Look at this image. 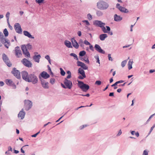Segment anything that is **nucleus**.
<instances>
[{"label":"nucleus","mask_w":155,"mask_h":155,"mask_svg":"<svg viewBox=\"0 0 155 155\" xmlns=\"http://www.w3.org/2000/svg\"><path fill=\"white\" fill-rule=\"evenodd\" d=\"M22 79L25 81L28 82H31L33 84H35L38 82V78L34 73L28 74L25 71H23L21 72Z\"/></svg>","instance_id":"f257e3e1"},{"label":"nucleus","mask_w":155,"mask_h":155,"mask_svg":"<svg viewBox=\"0 0 155 155\" xmlns=\"http://www.w3.org/2000/svg\"><path fill=\"white\" fill-rule=\"evenodd\" d=\"M32 48V46L30 43H28L26 45H23L21 47L23 54L25 55V56H27L28 57H30V55L29 52L28 51V49L31 50Z\"/></svg>","instance_id":"f03ea898"},{"label":"nucleus","mask_w":155,"mask_h":155,"mask_svg":"<svg viewBox=\"0 0 155 155\" xmlns=\"http://www.w3.org/2000/svg\"><path fill=\"white\" fill-rule=\"evenodd\" d=\"M97 6L98 9L104 10L108 8L109 5L106 2L102 0H100L97 3Z\"/></svg>","instance_id":"7ed1b4c3"},{"label":"nucleus","mask_w":155,"mask_h":155,"mask_svg":"<svg viewBox=\"0 0 155 155\" xmlns=\"http://www.w3.org/2000/svg\"><path fill=\"white\" fill-rule=\"evenodd\" d=\"M78 85L84 92H87L90 88V87L88 84L84 83L82 81H78Z\"/></svg>","instance_id":"20e7f679"},{"label":"nucleus","mask_w":155,"mask_h":155,"mask_svg":"<svg viewBox=\"0 0 155 155\" xmlns=\"http://www.w3.org/2000/svg\"><path fill=\"white\" fill-rule=\"evenodd\" d=\"M61 85L63 88L64 89L68 88L69 89H71L73 86L71 81L67 79L64 80V84L61 83Z\"/></svg>","instance_id":"39448f33"},{"label":"nucleus","mask_w":155,"mask_h":155,"mask_svg":"<svg viewBox=\"0 0 155 155\" xmlns=\"http://www.w3.org/2000/svg\"><path fill=\"white\" fill-rule=\"evenodd\" d=\"M2 58L3 61L7 66L9 67H10L12 66V63L10 62L8 57L5 54H2Z\"/></svg>","instance_id":"423d86ee"},{"label":"nucleus","mask_w":155,"mask_h":155,"mask_svg":"<svg viewBox=\"0 0 155 155\" xmlns=\"http://www.w3.org/2000/svg\"><path fill=\"white\" fill-rule=\"evenodd\" d=\"M24 108L25 110L28 111L31 109L32 106V103L29 100L24 101Z\"/></svg>","instance_id":"0eeeda50"},{"label":"nucleus","mask_w":155,"mask_h":155,"mask_svg":"<svg viewBox=\"0 0 155 155\" xmlns=\"http://www.w3.org/2000/svg\"><path fill=\"white\" fill-rule=\"evenodd\" d=\"M11 73L18 79H20L21 78L20 73L16 68H14L11 71Z\"/></svg>","instance_id":"6e6552de"},{"label":"nucleus","mask_w":155,"mask_h":155,"mask_svg":"<svg viewBox=\"0 0 155 155\" xmlns=\"http://www.w3.org/2000/svg\"><path fill=\"white\" fill-rule=\"evenodd\" d=\"M78 73L80 74L81 75H79L78 77V78L81 80L83 79L86 77L85 72L84 69L81 68H79L78 70Z\"/></svg>","instance_id":"1a4fd4ad"},{"label":"nucleus","mask_w":155,"mask_h":155,"mask_svg":"<svg viewBox=\"0 0 155 155\" xmlns=\"http://www.w3.org/2000/svg\"><path fill=\"white\" fill-rule=\"evenodd\" d=\"M21 62L23 65L26 67L28 68H31L32 67V63L26 58L23 59L21 61Z\"/></svg>","instance_id":"9d476101"},{"label":"nucleus","mask_w":155,"mask_h":155,"mask_svg":"<svg viewBox=\"0 0 155 155\" xmlns=\"http://www.w3.org/2000/svg\"><path fill=\"white\" fill-rule=\"evenodd\" d=\"M116 7L122 12L127 13L129 12L128 10L125 7L121 6L119 3H117L116 4Z\"/></svg>","instance_id":"9b49d317"},{"label":"nucleus","mask_w":155,"mask_h":155,"mask_svg":"<svg viewBox=\"0 0 155 155\" xmlns=\"http://www.w3.org/2000/svg\"><path fill=\"white\" fill-rule=\"evenodd\" d=\"M5 82L6 84L9 86L12 87L13 89H15L16 87L15 84L11 79H7L5 80Z\"/></svg>","instance_id":"f8f14e48"},{"label":"nucleus","mask_w":155,"mask_h":155,"mask_svg":"<svg viewBox=\"0 0 155 155\" xmlns=\"http://www.w3.org/2000/svg\"><path fill=\"white\" fill-rule=\"evenodd\" d=\"M14 28L17 33L18 34H21L22 33V30L21 25L19 23H16L15 24Z\"/></svg>","instance_id":"ddd939ff"},{"label":"nucleus","mask_w":155,"mask_h":155,"mask_svg":"<svg viewBox=\"0 0 155 155\" xmlns=\"http://www.w3.org/2000/svg\"><path fill=\"white\" fill-rule=\"evenodd\" d=\"M93 25L97 27H99L100 28L104 25H105V24L103 22L101 21L96 20L93 21Z\"/></svg>","instance_id":"4468645a"},{"label":"nucleus","mask_w":155,"mask_h":155,"mask_svg":"<svg viewBox=\"0 0 155 155\" xmlns=\"http://www.w3.org/2000/svg\"><path fill=\"white\" fill-rule=\"evenodd\" d=\"M15 55L17 58H20L22 55L21 51L19 47L17 46L15 48Z\"/></svg>","instance_id":"2eb2a0df"},{"label":"nucleus","mask_w":155,"mask_h":155,"mask_svg":"<svg viewBox=\"0 0 155 155\" xmlns=\"http://www.w3.org/2000/svg\"><path fill=\"white\" fill-rule=\"evenodd\" d=\"M94 48L98 52L102 54H105V51L101 49V47L98 45H95Z\"/></svg>","instance_id":"dca6fc26"},{"label":"nucleus","mask_w":155,"mask_h":155,"mask_svg":"<svg viewBox=\"0 0 155 155\" xmlns=\"http://www.w3.org/2000/svg\"><path fill=\"white\" fill-rule=\"evenodd\" d=\"M3 37L4 36L2 33L0 31V41L3 44L7 43L8 44H9L10 42H8L9 41H7L6 40L5 38H4Z\"/></svg>","instance_id":"f3484780"},{"label":"nucleus","mask_w":155,"mask_h":155,"mask_svg":"<svg viewBox=\"0 0 155 155\" xmlns=\"http://www.w3.org/2000/svg\"><path fill=\"white\" fill-rule=\"evenodd\" d=\"M40 79L41 81V84L43 87L45 89L48 88V82H46L45 80L41 79L40 78Z\"/></svg>","instance_id":"a211bd4d"},{"label":"nucleus","mask_w":155,"mask_h":155,"mask_svg":"<svg viewBox=\"0 0 155 155\" xmlns=\"http://www.w3.org/2000/svg\"><path fill=\"white\" fill-rule=\"evenodd\" d=\"M71 41L72 43V45L76 49L78 48L79 47L78 44L74 38H71Z\"/></svg>","instance_id":"6ab92c4d"},{"label":"nucleus","mask_w":155,"mask_h":155,"mask_svg":"<svg viewBox=\"0 0 155 155\" xmlns=\"http://www.w3.org/2000/svg\"><path fill=\"white\" fill-rule=\"evenodd\" d=\"M105 25H103L101 28L104 33H107L108 31H110V28L109 26H106L107 29H106L105 27L104 26Z\"/></svg>","instance_id":"aec40b11"},{"label":"nucleus","mask_w":155,"mask_h":155,"mask_svg":"<svg viewBox=\"0 0 155 155\" xmlns=\"http://www.w3.org/2000/svg\"><path fill=\"white\" fill-rule=\"evenodd\" d=\"M23 109L20 111L18 114V118L21 117V120L23 119L24 118L25 113V112L23 111Z\"/></svg>","instance_id":"412c9836"},{"label":"nucleus","mask_w":155,"mask_h":155,"mask_svg":"<svg viewBox=\"0 0 155 155\" xmlns=\"http://www.w3.org/2000/svg\"><path fill=\"white\" fill-rule=\"evenodd\" d=\"M40 75L43 78L45 79H47L50 77V75L45 71H43Z\"/></svg>","instance_id":"4be33fe9"},{"label":"nucleus","mask_w":155,"mask_h":155,"mask_svg":"<svg viewBox=\"0 0 155 155\" xmlns=\"http://www.w3.org/2000/svg\"><path fill=\"white\" fill-rule=\"evenodd\" d=\"M114 20L116 21H119L122 19V17L115 14L114 15Z\"/></svg>","instance_id":"5701e85b"},{"label":"nucleus","mask_w":155,"mask_h":155,"mask_svg":"<svg viewBox=\"0 0 155 155\" xmlns=\"http://www.w3.org/2000/svg\"><path fill=\"white\" fill-rule=\"evenodd\" d=\"M23 34L25 35L28 37V38H34V37L29 32L27 31H24Z\"/></svg>","instance_id":"b1692460"},{"label":"nucleus","mask_w":155,"mask_h":155,"mask_svg":"<svg viewBox=\"0 0 155 155\" xmlns=\"http://www.w3.org/2000/svg\"><path fill=\"white\" fill-rule=\"evenodd\" d=\"M41 57V56L40 54L35 55L33 57V59L35 61L39 63Z\"/></svg>","instance_id":"393cba45"},{"label":"nucleus","mask_w":155,"mask_h":155,"mask_svg":"<svg viewBox=\"0 0 155 155\" xmlns=\"http://www.w3.org/2000/svg\"><path fill=\"white\" fill-rule=\"evenodd\" d=\"M107 37V35L105 34H101L99 36L100 39L102 41L104 40Z\"/></svg>","instance_id":"a878e982"},{"label":"nucleus","mask_w":155,"mask_h":155,"mask_svg":"<svg viewBox=\"0 0 155 155\" xmlns=\"http://www.w3.org/2000/svg\"><path fill=\"white\" fill-rule=\"evenodd\" d=\"M65 45L68 48H72V46L71 45V42L68 40H65L64 42Z\"/></svg>","instance_id":"bb28decb"},{"label":"nucleus","mask_w":155,"mask_h":155,"mask_svg":"<svg viewBox=\"0 0 155 155\" xmlns=\"http://www.w3.org/2000/svg\"><path fill=\"white\" fill-rule=\"evenodd\" d=\"M133 62H131L130 60L128 63V69L129 70L131 69L132 68V64Z\"/></svg>","instance_id":"cd10ccee"},{"label":"nucleus","mask_w":155,"mask_h":155,"mask_svg":"<svg viewBox=\"0 0 155 155\" xmlns=\"http://www.w3.org/2000/svg\"><path fill=\"white\" fill-rule=\"evenodd\" d=\"M124 82L123 80H120L116 82L114 84H113L111 85V87L115 86L117 85L118 84L123 83Z\"/></svg>","instance_id":"c85d7f7f"},{"label":"nucleus","mask_w":155,"mask_h":155,"mask_svg":"<svg viewBox=\"0 0 155 155\" xmlns=\"http://www.w3.org/2000/svg\"><path fill=\"white\" fill-rule=\"evenodd\" d=\"M86 54V52L84 51H81L79 53V55L80 56L82 57L84 56Z\"/></svg>","instance_id":"c756f323"},{"label":"nucleus","mask_w":155,"mask_h":155,"mask_svg":"<svg viewBox=\"0 0 155 155\" xmlns=\"http://www.w3.org/2000/svg\"><path fill=\"white\" fill-rule=\"evenodd\" d=\"M96 14L98 16H101L103 15V13L101 11L97 10L96 12Z\"/></svg>","instance_id":"7c9ffc66"},{"label":"nucleus","mask_w":155,"mask_h":155,"mask_svg":"<svg viewBox=\"0 0 155 155\" xmlns=\"http://www.w3.org/2000/svg\"><path fill=\"white\" fill-rule=\"evenodd\" d=\"M70 55L71 56L74 57V58L75 59H76V60H78V59L77 55L74 53H71L70 54Z\"/></svg>","instance_id":"2f4dec72"},{"label":"nucleus","mask_w":155,"mask_h":155,"mask_svg":"<svg viewBox=\"0 0 155 155\" xmlns=\"http://www.w3.org/2000/svg\"><path fill=\"white\" fill-rule=\"evenodd\" d=\"M3 33L5 35V36L6 37L8 35V32L7 29L6 28H5L4 30Z\"/></svg>","instance_id":"473e14b6"},{"label":"nucleus","mask_w":155,"mask_h":155,"mask_svg":"<svg viewBox=\"0 0 155 155\" xmlns=\"http://www.w3.org/2000/svg\"><path fill=\"white\" fill-rule=\"evenodd\" d=\"M77 66H80L81 67L84 64V63L81 62L79 61H77Z\"/></svg>","instance_id":"72a5a7b5"},{"label":"nucleus","mask_w":155,"mask_h":155,"mask_svg":"<svg viewBox=\"0 0 155 155\" xmlns=\"http://www.w3.org/2000/svg\"><path fill=\"white\" fill-rule=\"evenodd\" d=\"M60 73L61 75L63 76H64L65 74V72L62 68H60Z\"/></svg>","instance_id":"f704fd0d"},{"label":"nucleus","mask_w":155,"mask_h":155,"mask_svg":"<svg viewBox=\"0 0 155 155\" xmlns=\"http://www.w3.org/2000/svg\"><path fill=\"white\" fill-rule=\"evenodd\" d=\"M127 62V60H125L122 62L121 63V66L123 68L125 66Z\"/></svg>","instance_id":"c9c22d12"},{"label":"nucleus","mask_w":155,"mask_h":155,"mask_svg":"<svg viewBox=\"0 0 155 155\" xmlns=\"http://www.w3.org/2000/svg\"><path fill=\"white\" fill-rule=\"evenodd\" d=\"M80 46L81 47H83L84 46V45L83 44V40L82 39H80L79 42Z\"/></svg>","instance_id":"e433bc0d"},{"label":"nucleus","mask_w":155,"mask_h":155,"mask_svg":"<svg viewBox=\"0 0 155 155\" xmlns=\"http://www.w3.org/2000/svg\"><path fill=\"white\" fill-rule=\"evenodd\" d=\"M28 146V145H25L24 146H23L21 149V153H25V151L24 150H23V148L24 149V148L26 146Z\"/></svg>","instance_id":"4c0bfd02"},{"label":"nucleus","mask_w":155,"mask_h":155,"mask_svg":"<svg viewBox=\"0 0 155 155\" xmlns=\"http://www.w3.org/2000/svg\"><path fill=\"white\" fill-rule=\"evenodd\" d=\"M35 2L36 3L38 4L42 3L44 2V0H35Z\"/></svg>","instance_id":"58836bf2"},{"label":"nucleus","mask_w":155,"mask_h":155,"mask_svg":"<svg viewBox=\"0 0 155 155\" xmlns=\"http://www.w3.org/2000/svg\"><path fill=\"white\" fill-rule=\"evenodd\" d=\"M94 58L97 60L96 62L98 63L99 64H100V60L98 56H94Z\"/></svg>","instance_id":"ea45409f"},{"label":"nucleus","mask_w":155,"mask_h":155,"mask_svg":"<svg viewBox=\"0 0 155 155\" xmlns=\"http://www.w3.org/2000/svg\"><path fill=\"white\" fill-rule=\"evenodd\" d=\"M87 17L88 19L89 20H92V16L90 13H88V14H87Z\"/></svg>","instance_id":"a19ab883"},{"label":"nucleus","mask_w":155,"mask_h":155,"mask_svg":"<svg viewBox=\"0 0 155 155\" xmlns=\"http://www.w3.org/2000/svg\"><path fill=\"white\" fill-rule=\"evenodd\" d=\"M55 82V80L54 78H51L50 80V83L52 84H54Z\"/></svg>","instance_id":"79ce46f5"},{"label":"nucleus","mask_w":155,"mask_h":155,"mask_svg":"<svg viewBox=\"0 0 155 155\" xmlns=\"http://www.w3.org/2000/svg\"><path fill=\"white\" fill-rule=\"evenodd\" d=\"M101 84V82L100 81H97L95 82V84L100 85Z\"/></svg>","instance_id":"37998d69"},{"label":"nucleus","mask_w":155,"mask_h":155,"mask_svg":"<svg viewBox=\"0 0 155 155\" xmlns=\"http://www.w3.org/2000/svg\"><path fill=\"white\" fill-rule=\"evenodd\" d=\"M155 127V124H154L153 125V126H152L151 127V128H150V132H149L148 133V135L150 134V133L153 130V128H154V127Z\"/></svg>","instance_id":"c03bdc74"},{"label":"nucleus","mask_w":155,"mask_h":155,"mask_svg":"<svg viewBox=\"0 0 155 155\" xmlns=\"http://www.w3.org/2000/svg\"><path fill=\"white\" fill-rule=\"evenodd\" d=\"M83 68V69L87 70L88 69V67L86 65L84 64L81 67Z\"/></svg>","instance_id":"a18cd8bd"},{"label":"nucleus","mask_w":155,"mask_h":155,"mask_svg":"<svg viewBox=\"0 0 155 155\" xmlns=\"http://www.w3.org/2000/svg\"><path fill=\"white\" fill-rule=\"evenodd\" d=\"M155 115V114H152V115H151L150 117H149V118H148V119L147 120L146 123V124H147L148 122L150 120V119H151V118L154 115Z\"/></svg>","instance_id":"49530a36"},{"label":"nucleus","mask_w":155,"mask_h":155,"mask_svg":"<svg viewBox=\"0 0 155 155\" xmlns=\"http://www.w3.org/2000/svg\"><path fill=\"white\" fill-rule=\"evenodd\" d=\"M82 22L83 23H85L87 25H90V23L87 20H83L82 21Z\"/></svg>","instance_id":"de8ad7c7"},{"label":"nucleus","mask_w":155,"mask_h":155,"mask_svg":"<svg viewBox=\"0 0 155 155\" xmlns=\"http://www.w3.org/2000/svg\"><path fill=\"white\" fill-rule=\"evenodd\" d=\"M111 55L110 54H108V59L110 61H113V59L111 57Z\"/></svg>","instance_id":"09e8293b"},{"label":"nucleus","mask_w":155,"mask_h":155,"mask_svg":"<svg viewBox=\"0 0 155 155\" xmlns=\"http://www.w3.org/2000/svg\"><path fill=\"white\" fill-rule=\"evenodd\" d=\"M84 43L87 45H90L91 44L87 40H85L84 41Z\"/></svg>","instance_id":"8fccbe9b"},{"label":"nucleus","mask_w":155,"mask_h":155,"mask_svg":"<svg viewBox=\"0 0 155 155\" xmlns=\"http://www.w3.org/2000/svg\"><path fill=\"white\" fill-rule=\"evenodd\" d=\"M142 155H148V153L146 150L143 151Z\"/></svg>","instance_id":"3c124183"},{"label":"nucleus","mask_w":155,"mask_h":155,"mask_svg":"<svg viewBox=\"0 0 155 155\" xmlns=\"http://www.w3.org/2000/svg\"><path fill=\"white\" fill-rule=\"evenodd\" d=\"M10 14V13H9V12H7L6 14V17L7 19L9 18Z\"/></svg>","instance_id":"603ef678"},{"label":"nucleus","mask_w":155,"mask_h":155,"mask_svg":"<svg viewBox=\"0 0 155 155\" xmlns=\"http://www.w3.org/2000/svg\"><path fill=\"white\" fill-rule=\"evenodd\" d=\"M89 48H90V49L92 51H94V48H93V46L92 45H91V44H90V46H89Z\"/></svg>","instance_id":"864d4df0"},{"label":"nucleus","mask_w":155,"mask_h":155,"mask_svg":"<svg viewBox=\"0 0 155 155\" xmlns=\"http://www.w3.org/2000/svg\"><path fill=\"white\" fill-rule=\"evenodd\" d=\"M71 75H68L66 77V78H64V80H66V79H68L70 78H71Z\"/></svg>","instance_id":"5fc2aeb1"},{"label":"nucleus","mask_w":155,"mask_h":155,"mask_svg":"<svg viewBox=\"0 0 155 155\" xmlns=\"http://www.w3.org/2000/svg\"><path fill=\"white\" fill-rule=\"evenodd\" d=\"M45 58L47 59L48 60H49L50 58V56L48 55H47L45 57Z\"/></svg>","instance_id":"6e6d98bb"},{"label":"nucleus","mask_w":155,"mask_h":155,"mask_svg":"<svg viewBox=\"0 0 155 155\" xmlns=\"http://www.w3.org/2000/svg\"><path fill=\"white\" fill-rule=\"evenodd\" d=\"M121 134H122V132H121V130L120 129L119 130L118 133L117 135V136H120Z\"/></svg>","instance_id":"4d7b16f0"},{"label":"nucleus","mask_w":155,"mask_h":155,"mask_svg":"<svg viewBox=\"0 0 155 155\" xmlns=\"http://www.w3.org/2000/svg\"><path fill=\"white\" fill-rule=\"evenodd\" d=\"M8 151H12V148L10 146H9L8 147Z\"/></svg>","instance_id":"13d9d810"},{"label":"nucleus","mask_w":155,"mask_h":155,"mask_svg":"<svg viewBox=\"0 0 155 155\" xmlns=\"http://www.w3.org/2000/svg\"><path fill=\"white\" fill-rule=\"evenodd\" d=\"M4 85V83L2 81H0V86H2Z\"/></svg>","instance_id":"bf43d9fd"},{"label":"nucleus","mask_w":155,"mask_h":155,"mask_svg":"<svg viewBox=\"0 0 155 155\" xmlns=\"http://www.w3.org/2000/svg\"><path fill=\"white\" fill-rule=\"evenodd\" d=\"M109 96L111 97L114 96V92H111L109 93Z\"/></svg>","instance_id":"052dcab7"},{"label":"nucleus","mask_w":155,"mask_h":155,"mask_svg":"<svg viewBox=\"0 0 155 155\" xmlns=\"http://www.w3.org/2000/svg\"><path fill=\"white\" fill-rule=\"evenodd\" d=\"M78 34L79 36H81V32L80 31H79L78 32Z\"/></svg>","instance_id":"680f3d73"},{"label":"nucleus","mask_w":155,"mask_h":155,"mask_svg":"<svg viewBox=\"0 0 155 155\" xmlns=\"http://www.w3.org/2000/svg\"><path fill=\"white\" fill-rule=\"evenodd\" d=\"M109 86V84L107 85L106 86V87L104 89H103V91H106L108 88Z\"/></svg>","instance_id":"e2e57ef3"},{"label":"nucleus","mask_w":155,"mask_h":155,"mask_svg":"<svg viewBox=\"0 0 155 155\" xmlns=\"http://www.w3.org/2000/svg\"><path fill=\"white\" fill-rule=\"evenodd\" d=\"M83 60H84V61L86 62H87L88 64H89V61L87 58L86 60H85V59H83Z\"/></svg>","instance_id":"0e129e2a"},{"label":"nucleus","mask_w":155,"mask_h":155,"mask_svg":"<svg viewBox=\"0 0 155 155\" xmlns=\"http://www.w3.org/2000/svg\"><path fill=\"white\" fill-rule=\"evenodd\" d=\"M154 72H155V70L154 69H151L149 71V72L150 73H152Z\"/></svg>","instance_id":"69168bd1"},{"label":"nucleus","mask_w":155,"mask_h":155,"mask_svg":"<svg viewBox=\"0 0 155 155\" xmlns=\"http://www.w3.org/2000/svg\"><path fill=\"white\" fill-rule=\"evenodd\" d=\"M135 134L137 137L139 136V134L138 132H137Z\"/></svg>","instance_id":"338daca9"},{"label":"nucleus","mask_w":155,"mask_h":155,"mask_svg":"<svg viewBox=\"0 0 155 155\" xmlns=\"http://www.w3.org/2000/svg\"><path fill=\"white\" fill-rule=\"evenodd\" d=\"M14 150V153L16 154L18 153H19V151L18 150Z\"/></svg>","instance_id":"774afa93"}]
</instances>
